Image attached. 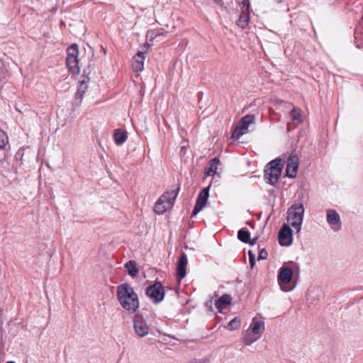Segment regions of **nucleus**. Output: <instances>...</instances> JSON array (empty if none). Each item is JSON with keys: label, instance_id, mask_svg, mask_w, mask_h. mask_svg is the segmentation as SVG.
Here are the masks:
<instances>
[{"label": "nucleus", "instance_id": "42", "mask_svg": "<svg viewBox=\"0 0 363 363\" xmlns=\"http://www.w3.org/2000/svg\"><path fill=\"white\" fill-rule=\"evenodd\" d=\"M221 1H222V0H215V2H216L217 4H219Z\"/></svg>", "mask_w": 363, "mask_h": 363}, {"label": "nucleus", "instance_id": "13", "mask_svg": "<svg viewBox=\"0 0 363 363\" xmlns=\"http://www.w3.org/2000/svg\"><path fill=\"white\" fill-rule=\"evenodd\" d=\"M133 327L135 333L140 337L146 336L149 333V327L146 321L138 315L133 319Z\"/></svg>", "mask_w": 363, "mask_h": 363}, {"label": "nucleus", "instance_id": "15", "mask_svg": "<svg viewBox=\"0 0 363 363\" xmlns=\"http://www.w3.org/2000/svg\"><path fill=\"white\" fill-rule=\"evenodd\" d=\"M232 297L230 294H225L219 297L215 302V306L219 313L231 304Z\"/></svg>", "mask_w": 363, "mask_h": 363}, {"label": "nucleus", "instance_id": "12", "mask_svg": "<svg viewBox=\"0 0 363 363\" xmlns=\"http://www.w3.org/2000/svg\"><path fill=\"white\" fill-rule=\"evenodd\" d=\"M188 263L187 255L182 252L177 262L176 271L177 278L179 281L183 279L186 275V266Z\"/></svg>", "mask_w": 363, "mask_h": 363}, {"label": "nucleus", "instance_id": "16", "mask_svg": "<svg viewBox=\"0 0 363 363\" xmlns=\"http://www.w3.org/2000/svg\"><path fill=\"white\" fill-rule=\"evenodd\" d=\"M179 191V187L172 189L169 191L164 193L160 198L163 199L164 201H166L168 206H172L177 197Z\"/></svg>", "mask_w": 363, "mask_h": 363}, {"label": "nucleus", "instance_id": "1", "mask_svg": "<svg viewBox=\"0 0 363 363\" xmlns=\"http://www.w3.org/2000/svg\"><path fill=\"white\" fill-rule=\"evenodd\" d=\"M116 297L124 310L130 313H135L138 310L140 306L138 296L128 283L117 286Z\"/></svg>", "mask_w": 363, "mask_h": 363}, {"label": "nucleus", "instance_id": "32", "mask_svg": "<svg viewBox=\"0 0 363 363\" xmlns=\"http://www.w3.org/2000/svg\"><path fill=\"white\" fill-rule=\"evenodd\" d=\"M267 251L264 248H263L259 252L258 260L266 259L267 258Z\"/></svg>", "mask_w": 363, "mask_h": 363}, {"label": "nucleus", "instance_id": "7", "mask_svg": "<svg viewBox=\"0 0 363 363\" xmlns=\"http://www.w3.org/2000/svg\"><path fill=\"white\" fill-rule=\"evenodd\" d=\"M145 294L154 303L162 302L165 296L164 286L160 281H155L145 289Z\"/></svg>", "mask_w": 363, "mask_h": 363}, {"label": "nucleus", "instance_id": "18", "mask_svg": "<svg viewBox=\"0 0 363 363\" xmlns=\"http://www.w3.org/2000/svg\"><path fill=\"white\" fill-rule=\"evenodd\" d=\"M264 321L258 319L257 317L253 318L250 325L252 333L257 334L261 336V333L264 330Z\"/></svg>", "mask_w": 363, "mask_h": 363}, {"label": "nucleus", "instance_id": "29", "mask_svg": "<svg viewBox=\"0 0 363 363\" xmlns=\"http://www.w3.org/2000/svg\"><path fill=\"white\" fill-rule=\"evenodd\" d=\"M143 68H144V61L135 59V71L137 72H142L143 70Z\"/></svg>", "mask_w": 363, "mask_h": 363}, {"label": "nucleus", "instance_id": "40", "mask_svg": "<svg viewBox=\"0 0 363 363\" xmlns=\"http://www.w3.org/2000/svg\"><path fill=\"white\" fill-rule=\"evenodd\" d=\"M210 296H213V298H214L215 297L218 296V293L216 291H215L214 294L213 295H210L209 297Z\"/></svg>", "mask_w": 363, "mask_h": 363}, {"label": "nucleus", "instance_id": "14", "mask_svg": "<svg viewBox=\"0 0 363 363\" xmlns=\"http://www.w3.org/2000/svg\"><path fill=\"white\" fill-rule=\"evenodd\" d=\"M88 79H82L79 81L73 102L76 106H79L81 105L83 96L88 89Z\"/></svg>", "mask_w": 363, "mask_h": 363}, {"label": "nucleus", "instance_id": "39", "mask_svg": "<svg viewBox=\"0 0 363 363\" xmlns=\"http://www.w3.org/2000/svg\"><path fill=\"white\" fill-rule=\"evenodd\" d=\"M294 111H295V110H294V109H293V110L291 111V116L293 117V119H294V120H296V119H298V117H297V116H296L295 115H293V113H294Z\"/></svg>", "mask_w": 363, "mask_h": 363}, {"label": "nucleus", "instance_id": "35", "mask_svg": "<svg viewBox=\"0 0 363 363\" xmlns=\"http://www.w3.org/2000/svg\"><path fill=\"white\" fill-rule=\"evenodd\" d=\"M257 240V238L255 237L253 239H250V240L249 242H247V243L250 244V245H254L256 244Z\"/></svg>", "mask_w": 363, "mask_h": 363}, {"label": "nucleus", "instance_id": "41", "mask_svg": "<svg viewBox=\"0 0 363 363\" xmlns=\"http://www.w3.org/2000/svg\"><path fill=\"white\" fill-rule=\"evenodd\" d=\"M274 1L277 3H281L282 1V0H274Z\"/></svg>", "mask_w": 363, "mask_h": 363}, {"label": "nucleus", "instance_id": "33", "mask_svg": "<svg viewBox=\"0 0 363 363\" xmlns=\"http://www.w3.org/2000/svg\"><path fill=\"white\" fill-rule=\"evenodd\" d=\"M189 363H209L208 358L194 359Z\"/></svg>", "mask_w": 363, "mask_h": 363}, {"label": "nucleus", "instance_id": "3", "mask_svg": "<svg viewBox=\"0 0 363 363\" xmlns=\"http://www.w3.org/2000/svg\"><path fill=\"white\" fill-rule=\"evenodd\" d=\"M292 263L294 264L293 269L282 267L279 270L278 283L281 289L286 292L291 291L294 289L295 284L291 282L292 277L296 269L299 271L298 265L296 263Z\"/></svg>", "mask_w": 363, "mask_h": 363}, {"label": "nucleus", "instance_id": "5", "mask_svg": "<svg viewBox=\"0 0 363 363\" xmlns=\"http://www.w3.org/2000/svg\"><path fill=\"white\" fill-rule=\"evenodd\" d=\"M78 55L79 47L77 44L70 45L67 49L66 65L69 72L72 75H77L80 72Z\"/></svg>", "mask_w": 363, "mask_h": 363}, {"label": "nucleus", "instance_id": "43", "mask_svg": "<svg viewBox=\"0 0 363 363\" xmlns=\"http://www.w3.org/2000/svg\"><path fill=\"white\" fill-rule=\"evenodd\" d=\"M356 48H361V45L359 44H356Z\"/></svg>", "mask_w": 363, "mask_h": 363}, {"label": "nucleus", "instance_id": "22", "mask_svg": "<svg viewBox=\"0 0 363 363\" xmlns=\"http://www.w3.org/2000/svg\"><path fill=\"white\" fill-rule=\"evenodd\" d=\"M260 337V335L257 334L252 333V331L248 332L247 331L246 334L243 337V342L246 345H250L252 343L257 341Z\"/></svg>", "mask_w": 363, "mask_h": 363}, {"label": "nucleus", "instance_id": "2", "mask_svg": "<svg viewBox=\"0 0 363 363\" xmlns=\"http://www.w3.org/2000/svg\"><path fill=\"white\" fill-rule=\"evenodd\" d=\"M284 163L280 158L272 160L267 164L264 170V179L271 186H276L280 178Z\"/></svg>", "mask_w": 363, "mask_h": 363}, {"label": "nucleus", "instance_id": "38", "mask_svg": "<svg viewBox=\"0 0 363 363\" xmlns=\"http://www.w3.org/2000/svg\"><path fill=\"white\" fill-rule=\"evenodd\" d=\"M251 268L255 264V259H249Z\"/></svg>", "mask_w": 363, "mask_h": 363}, {"label": "nucleus", "instance_id": "10", "mask_svg": "<svg viewBox=\"0 0 363 363\" xmlns=\"http://www.w3.org/2000/svg\"><path fill=\"white\" fill-rule=\"evenodd\" d=\"M298 169V157L296 155L291 154L287 159L284 177L294 179L296 177Z\"/></svg>", "mask_w": 363, "mask_h": 363}, {"label": "nucleus", "instance_id": "27", "mask_svg": "<svg viewBox=\"0 0 363 363\" xmlns=\"http://www.w3.org/2000/svg\"><path fill=\"white\" fill-rule=\"evenodd\" d=\"M94 69V65L91 63H89V65L84 69L83 73H82V79H88L89 82L90 78L89 75L92 72Z\"/></svg>", "mask_w": 363, "mask_h": 363}, {"label": "nucleus", "instance_id": "11", "mask_svg": "<svg viewBox=\"0 0 363 363\" xmlns=\"http://www.w3.org/2000/svg\"><path fill=\"white\" fill-rule=\"evenodd\" d=\"M326 220L334 232H338L342 229L340 217L335 210L329 209L327 211Z\"/></svg>", "mask_w": 363, "mask_h": 363}, {"label": "nucleus", "instance_id": "23", "mask_svg": "<svg viewBox=\"0 0 363 363\" xmlns=\"http://www.w3.org/2000/svg\"><path fill=\"white\" fill-rule=\"evenodd\" d=\"M150 48V45L148 43H145L143 45L140 46V50L138 51L135 56L134 57L135 60L138 57L140 58V60L144 61L146 57L147 53L148 52V50Z\"/></svg>", "mask_w": 363, "mask_h": 363}, {"label": "nucleus", "instance_id": "28", "mask_svg": "<svg viewBox=\"0 0 363 363\" xmlns=\"http://www.w3.org/2000/svg\"><path fill=\"white\" fill-rule=\"evenodd\" d=\"M7 143L8 136L4 131L0 129V150L4 149Z\"/></svg>", "mask_w": 363, "mask_h": 363}, {"label": "nucleus", "instance_id": "21", "mask_svg": "<svg viewBox=\"0 0 363 363\" xmlns=\"http://www.w3.org/2000/svg\"><path fill=\"white\" fill-rule=\"evenodd\" d=\"M249 20H250V11H242V12L240 14L239 18L237 21V25L240 28L244 29L247 26Z\"/></svg>", "mask_w": 363, "mask_h": 363}, {"label": "nucleus", "instance_id": "30", "mask_svg": "<svg viewBox=\"0 0 363 363\" xmlns=\"http://www.w3.org/2000/svg\"><path fill=\"white\" fill-rule=\"evenodd\" d=\"M159 35L158 33H156L154 30H148L146 34V38L149 41H152L155 38Z\"/></svg>", "mask_w": 363, "mask_h": 363}, {"label": "nucleus", "instance_id": "17", "mask_svg": "<svg viewBox=\"0 0 363 363\" xmlns=\"http://www.w3.org/2000/svg\"><path fill=\"white\" fill-rule=\"evenodd\" d=\"M220 164V160L217 157H214L211 159L208 164L205 167L204 169V176L207 177L210 176L211 174H215L216 173V170L218 168V164Z\"/></svg>", "mask_w": 363, "mask_h": 363}, {"label": "nucleus", "instance_id": "19", "mask_svg": "<svg viewBox=\"0 0 363 363\" xmlns=\"http://www.w3.org/2000/svg\"><path fill=\"white\" fill-rule=\"evenodd\" d=\"M124 267L128 274L133 278L137 277L138 276L139 269L136 266V262L135 260H129L125 264Z\"/></svg>", "mask_w": 363, "mask_h": 363}, {"label": "nucleus", "instance_id": "34", "mask_svg": "<svg viewBox=\"0 0 363 363\" xmlns=\"http://www.w3.org/2000/svg\"><path fill=\"white\" fill-rule=\"evenodd\" d=\"M241 1H242V4L243 8H245V9H246L245 11H250V0H241Z\"/></svg>", "mask_w": 363, "mask_h": 363}, {"label": "nucleus", "instance_id": "37", "mask_svg": "<svg viewBox=\"0 0 363 363\" xmlns=\"http://www.w3.org/2000/svg\"><path fill=\"white\" fill-rule=\"evenodd\" d=\"M248 255L249 259H255V255L251 250L248 251Z\"/></svg>", "mask_w": 363, "mask_h": 363}, {"label": "nucleus", "instance_id": "20", "mask_svg": "<svg viewBox=\"0 0 363 363\" xmlns=\"http://www.w3.org/2000/svg\"><path fill=\"white\" fill-rule=\"evenodd\" d=\"M128 135L125 131L116 129L113 133L114 142L117 145H121L127 140Z\"/></svg>", "mask_w": 363, "mask_h": 363}, {"label": "nucleus", "instance_id": "31", "mask_svg": "<svg viewBox=\"0 0 363 363\" xmlns=\"http://www.w3.org/2000/svg\"><path fill=\"white\" fill-rule=\"evenodd\" d=\"M213 296H210V298L208 300H207L204 305L205 306L208 308V310L211 311V312H213Z\"/></svg>", "mask_w": 363, "mask_h": 363}, {"label": "nucleus", "instance_id": "6", "mask_svg": "<svg viewBox=\"0 0 363 363\" xmlns=\"http://www.w3.org/2000/svg\"><path fill=\"white\" fill-rule=\"evenodd\" d=\"M255 125V116L253 114H247L242 117L233 131L231 138L235 140H239L241 136L249 131L250 125Z\"/></svg>", "mask_w": 363, "mask_h": 363}, {"label": "nucleus", "instance_id": "4", "mask_svg": "<svg viewBox=\"0 0 363 363\" xmlns=\"http://www.w3.org/2000/svg\"><path fill=\"white\" fill-rule=\"evenodd\" d=\"M305 209L301 203H294L287 211V221L298 233L301 230Z\"/></svg>", "mask_w": 363, "mask_h": 363}, {"label": "nucleus", "instance_id": "44", "mask_svg": "<svg viewBox=\"0 0 363 363\" xmlns=\"http://www.w3.org/2000/svg\"><path fill=\"white\" fill-rule=\"evenodd\" d=\"M6 363H16V362H15L14 361H8Z\"/></svg>", "mask_w": 363, "mask_h": 363}, {"label": "nucleus", "instance_id": "9", "mask_svg": "<svg viewBox=\"0 0 363 363\" xmlns=\"http://www.w3.org/2000/svg\"><path fill=\"white\" fill-rule=\"evenodd\" d=\"M278 240L281 246L289 247L293 242V230L291 227L284 223L278 233Z\"/></svg>", "mask_w": 363, "mask_h": 363}, {"label": "nucleus", "instance_id": "24", "mask_svg": "<svg viewBox=\"0 0 363 363\" xmlns=\"http://www.w3.org/2000/svg\"><path fill=\"white\" fill-rule=\"evenodd\" d=\"M238 238L244 243H247L250 240V233L246 228H241L238 232Z\"/></svg>", "mask_w": 363, "mask_h": 363}, {"label": "nucleus", "instance_id": "25", "mask_svg": "<svg viewBox=\"0 0 363 363\" xmlns=\"http://www.w3.org/2000/svg\"><path fill=\"white\" fill-rule=\"evenodd\" d=\"M165 201H163L162 198H160L155 205V211L157 214H162L164 211H166L168 206H164V203Z\"/></svg>", "mask_w": 363, "mask_h": 363}, {"label": "nucleus", "instance_id": "36", "mask_svg": "<svg viewBox=\"0 0 363 363\" xmlns=\"http://www.w3.org/2000/svg\"><path fill=\"white\" fill-rule=\"evenodd\" d=\"M22 157H23V153L20 152L19 151L16 152V155H15V158L16 160H18V158H20V160H21L22 159Z\"/></svg>", "mask_w": 363, "mask_h": 363}, {"label": "nucleus", "instance_id": "26", "mask_svg": "<svg viewBox=\"0 0 363 363\" xmlns=\"http://www.w3.org/2000/svg\"><path fill=\"white\" fill-rule=\"evenodd\" d=\"M240 326V319L238 317H235L232 319L225 327L226 329L233 331L237 330Z\"/></svg>", "mask_w": 363, "mask_h": 363}, {"label": "nucleus", "instance_id": "8", "mask_svg": "<svg viewBox=\"0 0 363 363\" xmlns=\"http://www.w3.org/2000/svg\"><path fill=\"white\" fill-rule=\"evenodd\" d=\"M210 188L211 184L206 187L203 188L199 192L196 201V204L192 211L191 218L195 217L206 205L209 197Z\"/></svg>", "mask_w": 363, "mask_h": 363}]
</instances>
